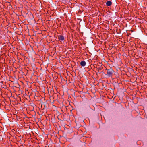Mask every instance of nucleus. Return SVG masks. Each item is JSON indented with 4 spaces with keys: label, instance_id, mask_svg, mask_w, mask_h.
I'll return each mask as SVG.
<instances>
[{
    "label": "nucleus",
    "instance_id": "f257e3e1",
    "mask_svg": "<svg viewBox=\"0 0 147 147\" xmlns=\"http://www.w3.org/2000/svg\"><path fill=\"white\" fill-rule=\"evenodd\" d=\"M107 72L106 75L108 77H111L114 72V71L112 69H107Z\"/></svg>",
    "mask_w": 147,
    "mask_h": 147
},
{
    "label": "nucleus",
    "instance_id": "f03ea898",
    "mask_svg": "<svg viewBox=\"0 0 147 147\" xmlns=\"http://www.w3.org/2000/svg\"><path fill=\"white\" fill-rule=\"evenodd\" d=\"M58 38L59 40L63 41L64 40V37L63 36L60 35L58 36Z\"/></svg>",
    "mask_w": 147,
    "mask_h": 147
},
{
    "label": "nucleus",
    "instance_id": "7ed1b4c3",
    "mask_svg": "<svg viewBox=\"0 0 147 147\" xmlns=\"http://www.w3.org/2000/svg\"><path fill=\"white\" fill-rule=\"evenodd\" d=\"M112 4V2L109 1H107L106 3V5L108 6L111 5Z\"/></svg>",
    "mask_w": 147,
    "mask_h": 147
},
{
    "label": "nucleus",
    "instance_id": "20e7f679",
    "mask_svg": "<svg viewBox=\"0 0 147 147\" xmlns=\"http://www.w3.org/2000/svg\"><path fill=\"white\" fill-rule=\"evenodd\" d=\"M81 66L84 67L86 65V63L85 61H82L80 62Z\"/></svg>",
    "mask_w": 147,
    "mask_h": 147
},
{
    "label": "nucleus",
    "instance_id": "39448f33",
    "mask_svg": "<svg viewBox=\"0 0 147 147\" xmlns=\"http://www.w3.org/2000/svg\"><path fill=\"white\" fill-rule=\"evenodd\" d=\"M98 73H99V74H100V72H98Z\"/></svg>",
    "mask_w": 147,
    "mask_h": 147
}]
</instances>
